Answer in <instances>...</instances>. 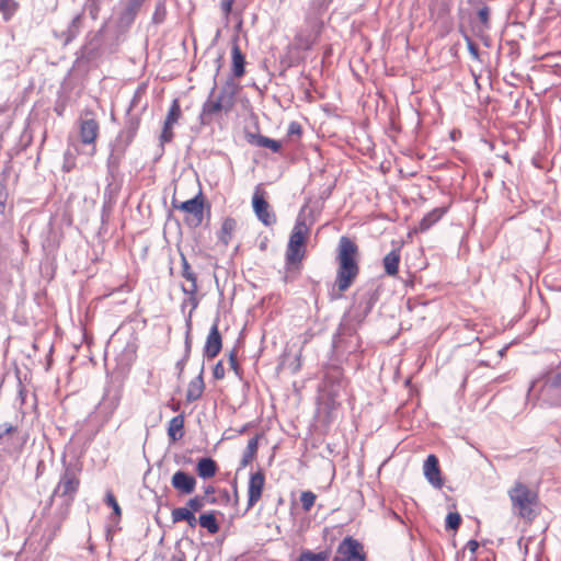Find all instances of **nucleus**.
<instances>
[{"label":"nucleus","mask_w":561,"mask_h":561,"mask_svg":"<svg viewBox=\"0 0 561 561\" xmlns=\"http://www.w3.org/2000/svg\"><path fill=\"white\" fill-rule=\"evenodd\" d=\"M61 462L62 470L59 481L46 501L42 513V522L45 525L43 539L46 546L54 540L68 518L80 488L81 466L77 461H67L66 456L62 457Z\"/></svg>","instance_id":"1"},{"label":"nucleus","mask_w":561,"mask_h":561,"mask_svg":"<svg viewBox=\"0 0 561 561\" xmlns=\"http://www.w3.org/2000/svg\"><path fill=\"white\" fill-rule=\"evenodd\" d=\"M447 213L446 207H436L424 215V217L419 222V230L421 232L427 231L432 228L437 221L442 219V217Z\"/></svg>","instance_id":"31"},{"label":"nucleus","mask_w":561,"mask_h":561,"mask_svg":"<svg viewBox=\"0 0 561 561\" xmlns=\"http://www.w3.org/2000/svg\"><path fill=\"white\" fill-rule=\"evenodd\" d=\"M196 478L184 470L175 471L171 478L172 488L183 495L192 494L196 489Z\"/></svg>","instance_id":"20"},{"label":"nucleus","mask_w":561,"mask_h":561,"mask_svg":"<svg viewBox=\"0 0 561 561\" xmlns=\"http://www.w3.org/2000/svg\"><path fill=\"white\" fill-rule=\"evenodd\" d=\"M105 503L113 510L112 516L115 519H119L122 516V508L111 491H107L105 494Z\"/></svg>","instance_id":"45"},{"label":"nucleus","mask_w":561,"mask_h":561,"mask_svg":"<svg viewBox=\"0 0 561 561\" xmlns=\"http://www.w3.org/2000/svg\"><path fill=\"white\" fill-rule=\"evenodd\" d=\"M119 167L121 163H117L115 170H111L108 159L106 160V185L103 192V202L116 204V199L122 187V184L116 181V178L119 173Z\"/></svg>","instance_id":"18"},{"label":"nucleus","mask_w":561,"mask_h":561,"mask_svg":"<svg viewBox=\"0 0 561 561\" xmlns=\"http://www.w3.org/2000/svg\"><path fill=\"white\" fill-rule=\"evenodd\" d=\"M85 9L89 10L92 19H96L100 11V1L99 0H85L84 4Z\"/></svg>","instance_id":"53"},{"label":"nucleus","mask_w":561,"mask_h":561,"mask_svg":"<svg viewBox=\"0 0 561 561\" xmlns=\"http://www.w3.org/2000/svg\"><path fill=\"white\" fill-rule=\"evenodd\" d=\"M18 9V3L13 0H0V12L5 22L10 21Z\"/></svg>","instance_id":"41"},{"label":"nucleus","mask_w":561,"mask_h":561,"mask_svg":"<svg viewBox=\"0 0 561 561\" xmlns=\"http://www.w3.org/2000/svg\"><path fill=\"white\" fill-rule=\"evenodd\" d=\"M512 505L517 510L518 515L527 520H534L538 513L536 507L539 499L538 494L522 482H516L508 492Z\"/></svg>","instance_id":"9"},{"label":"nucleus","mask_w":561,"mask_h":561,"mask_svg":"<svg viewBox=\"0 0 561 561\" xmlns=\"http://www.w3.org/2000/svg\"><path fill=\"white\" fill-rule=\"evenodd\" d=\"M181 114L182 111L180 102L178 99H174L169 107L164 122H167L168 124L175 125L179 122Z\"/></svg>","instance_id":"40"},{"label":"nucleus","mask_w":561,"mask_h":561,"mask_svg":"<svg viewBox=\"0 0 561 561\" xmlns=\"http://www.w3.org/2000/svg\"><path fill=\"white\" fill-rule=\"evenodd\" d=\"M265 484V476L262 470L251 473L248 484V505L245 512H249L261 499Z\"/></svg>","instance_id":"17"},{"label":"nucleus","mask_w":561,"mask_h":561,"mask_svg":"<svg viewBox=\"0 0 561 561\" xmlns=\"http://www.w3.org/2000/svg\"><path fill=\"white\" fill-rule=\"evenodd\" d=\"M356 323L350 321V313L344 312L336 332L332 337V352L337 360L347 359L352 354L359 351L362 341L357 333Z\"/></svg>","instance_id":"7"},{"label":"nucleus","mask_w":561,"mask_h":561,"mask_svg":"<svg viewBox=\"0 0 561 561\" xmlns=\"http://www.w3.org/2000/svg\"><path fill=\"white\" fill-rule=\"evenodd\" d=\"M336 553L333 561H354L360 557L366 556L363 545L352 536H346L339 543Z\"/></svg>","instance_id":"13"},{"label":"nucleus","mask_w":561,"mask_h":561,"mask_svg":"<svg viewBox=\"0 0 561 561\" xmlns=\"http://www.w3.org/2000/svg\"><path fill=\"white\" fill-rule=\"evenodd\" d=\"M117 48V37L110 32L104 23L99 30L90 31L85 34L83 43L75 53V60L70 71L80 76H87L116 53Z\"/></svg>","instance_id":"2"},{"label":"nucleus","mask_w":561,"mask_h":561,"mask_svg":"<svg viewBox=\"0 0 561 561\" xmlns=\"http://www.w3.org/2000/svg\"><path fill=\"white\" fill-rule=\"evenodd\" d=\"M16 430L18 427L11 423L4 422L0 424V439H2L5 435L15 433Z\"/></svg>","instance_id":"56"},{"label":"nucleus","mask_w":561,"mask_h":561,"mask_svg":"<svg viewBox=\"0 0 561 561\" xmlns=\"http://www.w3.org/2000/svg\"><path fill=\"white\" fill-rule=\"evenodd\" d=\"M7 193L0 190V214L4 213L5 209Z\"/></svg>","instance_id":"64"},{"label":"nucleus","mask_w":561,"mask_h":561,"mask_svg":"<svg viewBox=\"0 0 561 561\" xmlns=\"http://www.w3.org/2000/svg\"><path fill=\"white\" fill-rule=\"evenodd\" d=\"M137 102L138 95L135 94L126 111L124 127L110 145L111 152L108 154V164L111 170H115L117 163H122L128 147L137 136L141 123V113L146 110V106H144L139 113L133 112Z\"/></svg>","instance_id":"5"},{"label":"nucleus","mask_w":561,"mask_h":561,"mask_svg":"<svg viewBox=\"0 0 561 561\" xmlns=\"http://www.w3.org/2000/svg\"><path fill=\"white\" fill-rule=\"evenodd\" d=\"M188 512H190V508H187L186 505L184 507L173 508L171 512L172 523L176 524V523L185 522Z\"/></svg>","instance_id":"51"},{"label":"nucleus","mask_w":561,"mask_h":561,"mask_svg":"<svg viewBox=\"0 0 561 561\" xmlns=\"http://www.w3.org/2000/svg\"><path fill=\"white\" fill-rule=\"evenodd\" d=\"M301 133H302V128H301V126H300V124H299V123H297V122H291V123L289 124V126H288V130H287V134H288L289 136H293V135H298V136H299V135H301Z\"/></svg>","instance_id":"58"},{"label":"nucleus","mask_w":561,"mask_h":561,"mask_svg":"<svg viewBox=\"0 0 561 561\" xmlns=\"http://www.w3.org/2000/svg\"><path fill=\"white\" fill-rule=\"evenodd\" d=\"M297 561H328V553L324 551L316 553L311 550H304Z\"/></svg>","instance_id":"43"},{"label":"nucleus","mask_w":561,"mask_h":561,"mask_svg":"<svg viewBox=\"0 0 561 561\" xmlns=\"http://www.w3.org/2000/svg\"><path fill=\"white\" fill-rule=\"evenodd\" d=\"M221 514L218 511L204 512L198 516V524L202 528H205L210 535H215L219 531L220 526L217 520V515Z\"/></svg>","instance_id":"30"},{"label":"nucleus","mask_w":561,"mask_h":561,"mask_svg":"<svg viewBox=\"0 0 561 561\" xmlns=\"http://www.w3.org/2000/svg\"><path fill=\"white\" fill-rule=\"evenodd\" d=\"M257 447H259V435H255L248 442L247 448H245L242 459H241L240 468L247 467L253 460V458L256 455Z\"/></svg>","instance_id":"37"},{"label":"nucleus","mask_w":561,"mask_h":561,"mask_svg":"<svg viewBox=\"0 0 561 561\" xmlns=\"http://www.w3.org/2000/svg\"><path fill=\"white\" fill-rule=\"evenodd\" d=\"M252 207L257 219L266 227L276 224V216L268 210L270 205L264 196L255 193L252 197Z\"/></svg>","instance_id":"21"},{"label":"nucleus","mask_w":561,"mask_h":561,"mask_svg":"<svg viewBox=\"0 0 561 561\" xmlns=\"http://www.w3.org/2000/svg\"><path fill=\"white\" fill-rule=\"evenodd\" d=\"M225 375L226 370L224 367V363L222 360H218L213 368V376L216 380H221L225 378Z\"/></svg>","instance_id":"54"},{"label":"nucleus","mask_w":561,"mask_h":561,"mask_svg":"<svg viewBox=\"0 0 561 561\" xmlns=\"http://www.w3.org/2000/svg\"><path fill=\"white\" fill-rule=\"evenodd\" d=\"M76 158H77V153H76V151H73L71 149H67L64 152V163H62L64 172L69 173L76 168Z\"/></svg>","instance_id":"44"},{"label":"nucleus","mask_w":561,"mask_h":561,"mask_svg":"<svg viewBox=\"0 0 561 561\" xmlns=\"http://www.w3.org/2000/svg\"><path fill=\"white\" fill-rule=\"evenodd\" d=\"M192 312L185 319V336H184V352L185 355H191L192 353Z\"/></svg>","instance_id":"42"},{"label":"nucleus","mask_w":561,"mask_h":561,"mask_svg":"<svg viewBox=\"0 0 561 561\" xmlns=\"http://www.w3.org/2000/svg\"><path fill=\"white\" fill-rule=\"evenodd\" d=\"M316 494L311 491H304L300 495V503L304 511L308 512L314 505Z\"/></svg>","instance_id":"48"},{"label":"nucleus","mask_w":561,"mask_h":561,"mask_svg":"<svg viewBox=\"0 0 561 561\" xmlns=\"http://www.w3.org/2000/svg\"><path fill=\"white\" fill-rule=\"evenodd\" d=\"M184 414L173 416L168 425V436L171 442L180 440L184 436Z\"/></svg>","instance_id":"32"},{"label":"nucleus","mask_w":561,"mask_h":561,"mask_svg":"<svg viewBox=\"0 0 561 561\" xmlns=\"http://www.w3.org/2000/svg\"><path fill=\"white\" fill-rule=\"evenodd\" d=\"M460 33L462 34V37L467 44V48H468V51L470 54V56L474 59V60H479L480 59V53H479V47L478 45L472 41V38L467 34V32H465L462 30V27L460 26Z\"/></svg>","instance_id":"46"},{"label":"nucleus","mask_w":561,"mask_h":561,"mask_svg":"<svg viewBox=\"0 0 561 561\" xmlns=\"http://www.w3.org/2000/svg\"><path fill=\"white\" fill-rule=\"evenodd\" d=\"M228 358H229V365H230V368L233 370L234 375L239 378V379H242V374H243V370L240 366V364L238 363V359H237V351H236V347H233L229 355H228Z\"/></svg>","instance_id":"50"},{"label":"nucleus","mask_w":561,"mask_h":561,"mask_svg":"<svg viewBox=\"0 0 561 561\" xmlns=\"http://www.w3.org/2000/svg\"><path fill=\"white\" fill-rule=\"evenodd\" d=\"M488 0H467L468 4L474 10H480L481 8H490L486 3Z\"/></svg>","instance_id":"59"},{"label":"nucleus","mask_w":561,"mask_h":561,"mask_svg":"<svg viewBox=\"0 0 561 561\" xmlns=\"http://www.w3.org/2000/svg\"><path fill=\"white\" fill-rule=\"evenodd\" d=\"M79 135L82 144L93 145L99 135V123L94 118L82 119Z\"/></svg>","instance_id":"24"},{"label":"nucleus","mask_w":561,"mask_h":561,"mask_svg":"<svg viewBox=\"0 0 561 561\" xmlns=\"http://www.w3.org/2000/svg\"><path fill=\"white\" fill-rule=\"evenodd\" d=\"M346 386L347 379L340 366H332L327 370L321 386L325 409L329 411L336 409L340 404L339 399Z\"/></svg>","instance_id":"10"},{"label":"nucleus","mask_w":561,"mask_h":561,"mask_svg":"<svg viewBox=\"0 0 561 561\" xmlns=\"http://www.w3.org/2000/svg\"><path fill=\"white\" fill-rule=\"evenodd\" d=\"M245 56L241 51L237 39L233 41L231 46V73L234 78H241L245 73Z\"/></svg>","instance_id":"25"},{"label":"nucleus","mask_w":561,"mask_h":561,"mask_svg":"<svg viewBox=\"0 0 561 561\" xmlns=\"http://www.w3.org/2000/svg\"><path fill=\"white\" fill-rule=\"evenodd\" d=\"M358 245L347 236H342L336 248L337 270L333 289L330 291V299L343 298V294L353 285L359 274L357 262Z\"/></svg>","instance_id":"3"},{"label":"nucleus","mask_w":561,"mask_h":561,"mask_svg":"<svg viewBox=\"0 0 561 561\" xmlns=\"http://www.w3.org/2000/svg\"><path fill=\"white\" fill-rule=\"evenodd\" d=\"M424 477L428 481V483L436 488L442 489L444 485V481L442 478V471L439 468L438 458L434 454H430L423 463Z\"/></svg>","instance_id":"19"},{"label":"nucleus","mask_w":561,"mask_h":561,"mask_svg":"<svg viewBox=\"0 0 561 561\" xmlns=\"http://www.w3.org/2000/svg\"><path fill=\"white\" fill-rule=\"evenodd\" d=\"M217 471V462L211 457H202L197 460L196 473L201 479H210L216 476Z\"/></svg>","instance_id":"28"},{"label":"nucleus","mask_w":561,"mask_h":561,"mask_svg":"<svg viewBox=\"0 0 561 561\" xmlns=\"http://www.w3.org/2000/svg\"><path fill=\"white\" fill-rule=\"evenodd\" d=\"M461 524V516L458 512H449L445 519L446 530H457Z\"/></svg>","instance_id":"47"},{"label":"nucleus","mask_w":561,"mask_h":561,"mask_svg":"<svg viewBox=\"0 0 561 561\" xmlns=\"http://www.w3.org/2000/svg\"><path fill=\"white\" fill-rule=\"evenodd\" d=\"M21 150H25L33 141V134L32 130L28 128V125L25 126L23 129L21 137Z\"/></svg>","instance_id":"52"},{"label":"nucleus","mask_w":561,"mask_h":561,"mask_svg":"<svg viewBox=\"0 0 561 561\" xmlns=\"http://www.w3.org/2000/svg\"><path fill=\"white\" fill-rule=\"evenodd\" d=\"M236 93V84L231 80H227L216 96V100L224 105L226 112H229L233 107Z\"/></svg>","instance_id":"27"},{"label":"nucleus","mask_w":561,"mask_h":561,"mask_svg":"<svg viewBox=\"0 0 561 561\" xmlns=\"http://www.w3.org/2000/svg\"><path fill=\"white\" fill-rule=\"evenodd\" d=\"M237 227V221L232 217H227L221 224L220 231L218 232V240L224 244L228 245L231 241L232 232Z\"/></svg>","instance_id":"34"},{"label":"nucleus","mask_w":561,"mask_h":561,"mask_svg":"<svg viewBox=\"0 0 561 561\" xmlns=\"http://www.w3.org/2000/svg\"><path fill=\"white\" fill-rule=\"evenodd\" d=\"M233 3L234 0H221V10L226 16H228L231 13Z\"/></svg>","instance_id":"60"},{"label":"nucleus","mask_w":561,"mask_h":561,"mask_svg":"<svg viewBox=\"0 0 561 561\" xmlns=\"http://www.w3.org/2000/svg\"><path fill=\"white\" fill-rule=\"evenodd\" d=\"M248 141L257 147L267 148L272 152L277 153L282 149V144L278 140L272 139L261 134H249Z\"/></svg>","instance_id":"29"},{"label":"nucleus","mask_w":561,"mask_h":561,"mask_svg":"<svg viewBox=\"0 0 561 561\" xmlns=\"http://www.w3.org/2000/svg\"><path fill=\"white\" fill-rule=\"evenodd\" d=\"M145 0H125L118 18L119 23L127 26L133 24Z\"/></svg>","instance_id":"26"},{"label":"nucleus","mask_w":561,"mask_h":561,"mask_svg":"<svg viewBox=\"0 0 561 561\" xmlns=\"http://www.w3.org/2000/svg\"><path fill=\"white\" fill-rule=\"evenodd\" d=\"M204 371L205 365L203 362L198 375L195 378H193L187 386L185 394V399L187 402L197 401L203 396L205 390Z\"/></svg>","instance_id":"22"},{"label":"nucleus","mask_w":561,"mask_h":561,"mask_svg":"<svg viewBox=\"0 0 561 561\" xmlns=\"http://www.w3.org/2000/svg\"><path fill=\"white\" fill-rule=\"evenodd\" d=\"M218 503L228 505L231 502V495L227 489H222L219 492Z\"/></svg>","instance_id":"57"},{"label":"nucleus","mask_w":561,"mask_h":561,"mask_svg":"<svg viewBox=\"0 0 561 561\" xmlns=\"http://www.w3.org/2000/svg\"><path fill=\"white\" fill-rule=\"evenodd\" d=\"M173 126L174 125H172V124H168L167 122H163L162 130H161V134L159 137L160 152L156 160H158L164 153V145L172 141V139L174 137Z\"/></svg>","instance_id":"38"},{"label":"nucleus","mask_w":561,"mask_h":561,"mask_svg":"<svg viewBox=\"0 0 561 561\" xmlns=\"http://www.w3.org/2000/svg\"><path fill=\"white\" fill-rule=\"evenodd\" d=\"M478 548H479V542L476 539H470L466 543V547H465V549L469 550L472 556H474Z\"/></svg>","instance_id":"62"},{"label":"nucleus","mask_w":561,"mask_h":561,"mask_svg":"<svg viewBox=\"0 0 561 561\" xmlns=\"http://www.w3.org/2000/svg\"><path fill=\"white\" fill-rule=\"evenodd\" d=\"M207 504H218V499L216 496L195 495L188 499V501L186 502L187 508H190L193 513L199 512Z\"/></svg>","instance_id":"36"},{"label":"nucleus","mask_w":561,"mask_h":561,"mask_svg":"<svg viewBox=\"0 0 561 561\" xmlns=\"http://www.w3.org/2000/svg\"><path fill=\"white\" fill-rule=\"evenodd\" d=\"M219 318L217 317L209 329L203 347L204 359L210 360L215 358L222 348V336L218 329Z\"/></svg>","instance_id":"15"},{"label":"nucleus","mask_w":561,"mask_h":561,"mask_svg":"<svg viewBox=\"0 0 561 561\" xmlns=\"http://www.w3.org/2000/svg\"><path fill=\"white\" fill-rule=\"evenodd\" d=\"M537 392L538 400L548 408H561V358L550 360L530 382L527 397Z\"/></svg>","instance_id":"4"},{"label":"nucleus","mask_w":561,"mask_h":561,"mask_svg":"<svg viewBox=\"0 0 561 561\" xmlns=\"http://www.w3.org/2000/svg\"><path fill=\"white\" fill-rule=\"evenodd\" d=\"M354 301L350 310V321L360 325L371 312L379 299V288L375 284H367L356 290Z\"/></svg>","instance_id":"8"},{"label":"nucleus","mask_w":561,"mask_h":561,"mask_svg":"<svg viewBox=\"0 0 561 561\" xmlns=\"http://www.w3.org/2000/svg\"><path fill=\"white\" fill-rule=\"evenodd\" d=\"M190 357H191V355L183 354L182 357L175 363V369L178 371L179 379L182 377Z\"/></svg>","instance_id":"55"},{"label":"nucleus","mask_w":561,"mask_h":561,"mask_svg":"<svg viewBox=\"0 0 561 561\" xmlns=\"http://www.w3.org/2000/svg\"><path fill=\"white\" fill-rule=\"evenodd\" d=\"M180 257H181V266H182L181 275H182V277H184L186 280H188L191 283L190 287H185L184 285H182V291L185 295L197 294V290H198L197 275L192 271L191 265H190L185 254L182 251H180Z\"/></svg>","instance_id":"23"},{"label":"nucleus","mask_w":561,"mask_h":561,"mask_svg":"<svg viewBox=\"0 0 561 561\" xmlns=\"http://www.w3.org/2000/svg\"><path fill=\"white\" fill-rule=\"evenodd\" d=\"M185 522L187 523V525L191 527V528H195L196 525L198 524V517L195 516V513H193L191 510L186 516V519Z\"/></svg>","instance_id":"61"},{"label":"nucleus","mask_w":561,"mask_h":561,"mask_svg":"<svg viewBox=\"0 0 561 561\" xmlns=\"http://www.w3.org/2000/svg\"><path fill=\"white\" fill-rule=\"evenodd\" d=\"M172 206L175 209L191 214L193 216V227H198L202 225L204 219V196L202 191H199L194 197L181 203H178V201L173 197Z\"/></svg>","instance_id":"11"},{"label":"nucleus","mask_w":561,"mask_h":561,"mask_svg":"<svg viewBox=\"0 0 561 561\" xmlns=\"http://www.w3.org/2000/svg\"><path fill=\"white\" fill-rule=\"evenodd\" d=\"M122 400V389L119 387H107L103 393L102 400L100 401L98 409L100 413L104 415V421L114 414L117 410Z\"/></svg>","instance_id":"14"},{"label":"nucleus","mask_w":561,"mask_h":561,"mask_svg":"<svg viewBox=\"0 0 561 561\" xmlns=\"http://www.w3.org/2000/svg\"><path fill=\"white\" fill-rule=\"evenodd\" d=\"M84 15L83 13H77L68 23L67 27L62 31H53L55 38L59 39L64 46L72 43L81 33L83 28Z\"/></svg>","instance_id":"16"},{"label":"nucleus","mask_w":561,"mask_h":561,"mask_svg":"<svg viewBox=\"0 0 561 561\" xmlns=\"http://www.w3.org/2000/svg\"><path fill=\"white\" fill-rule=\"evenodd\" d=\"M221 56H218L217 58V62H218V66H217V69H216V75L214 77V85L209 92V95L207 98V100L203 103L202 105V111L199 113V116H198V119H199V123L201 125L205 126V125H209L211 123V117L219 113L220 111H225V107L224 105H221L220 102H218L216 99L214 100V95H215V91H216V88H217V83H216V77L220 70V60H221Z\"/></svg>","instance_id":"12"},{"label":"nucleus","mask_w":561,"mask_h":561,"mask_svg":"<svg viewBox=\"0 0 561 561\" xmlns=\"http://www.w3.org/2000/svg\"><path fill=\"white\" fill-rule=\"evenodd\" d=\"M332 0H312V4L319 10H327Z\"/></svg>","instance_id":"63"},{"label":"nucleus","mask_w":561,"mask_h":561,"mask_svg":"<svg viewBox=\"0 0 561 561\" xmlns=\"http://www.w3.org/2000/svg\"><path fill=\"white\" fill-rule=\"evenodd\" d=\"M476 20L478 21V28L480 31H488L491 28V8H481L474 11Z\"/></svg>","instance_id":"39"},{"label":"nucleus","mask_w":561,"mask_h":561,"mask_svg":"<svg viewBox=\"0 0 561 561\" xmlns=\"http://www.w3.org/2000/svg\"><path fill=\"white\" fill-rule=\"evenodd\" d=\"M322 25H323V23L319 22L313 26L314 35H307V36L297 35L296 42H297L298 48H300L302 50H311L312 47L314 46V44L317 43V38L320 35Z\"/></svg>","instance_id":"35"},{"label":"nucleus","mask_w":561,"mask_h":561,"mask_svg":"<svg viewBox=\"0 0 561 561\" xmlns=\"http://www.w3.org/2000/svg\"><path fill=\"white\" fill-rule=\"evenodd\" d=\"M309 228L300 217L297 218L295 226L290 232L289 240L285 252V271L284 282L293 280L300 273V264L306 256V242Z\"/></svg>","instance_id":"6"},{"label":"nucleus","mask_w":561,"mask_h":561,"mask_svg":"<svg viewBox=\"0 0 561 561\" xmlns=\"http://www.w3.org/2000/svg\"><path fill=\"white\" fill-rule=\"evenodd\" d=\"M114 206H115L114 203H108V202H103L102 203V208H101V228H104L108 224L111 215H112L113 209H114Z\"/></svg>","instance_id":"49"},{"label":"nucleus","mask_w":561,"mask_h":561,"mask_svg":"<svg viewBox=\"0 0 561 561\" xmlns=\"http://www.w3.org/2000/svg\"><path fill=\"white\" fill-rule=\"evenodd\" d=\"M383 268L385 273L388 276H394L399 271L400 263V249H393L388 254L385 255L383 260Z\"/></svg>","instance_id":"33"}]
</instances>
